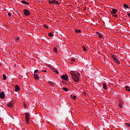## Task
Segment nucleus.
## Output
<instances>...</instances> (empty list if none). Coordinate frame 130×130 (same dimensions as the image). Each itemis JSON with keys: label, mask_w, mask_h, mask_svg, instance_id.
Wrapping results in <instances>:
<instances>
[{"label": "nucleus", "mask_w": 130, "mask_h": 130, "mask_svg": "<svg viewBox=\"0 0 130 130\" xmlns=\"http://www.w3.org/2000/svg\"><path fill=\"white\" fill-rule=\"evenodd\" d=\"M70 75H71L73 80L74 81V82H75V83H78V82L80 81V78H79V77L81 76L80 73H78L77 74L76 73V72L71 71L70 72Z\"/></svg>", "instance_id": "nucleus-1"}, {"label": "nucleus", "mask_w": 130, "mask_h": 130, "mask_svg": "<svg viewBox=\"0 0 130 130\" xmlns=\"http://www.w3.org/2000/svg\"><path fill=\"white\" fill-rule=\"evenodd\" d=\"M25 121L26 123H29V121H30V120L29 118H30V114L28 113H25Z\"/></svg>", "instance_id": "nucleus-2"}, {"label": "nucleus", "mask_w": 130, "mask_h": 130, "mask_svg": "<svg viewBox=\"0 0 130 130\" xmlns=\"http://www.w3.org/2000/svg\"><path fill=\"white\" fill-rule=\"evenodd\" d=\"M23 14H24V16H30V15H31V13L30 12V11H29L27 9L23 10Z\"/></svg>", "instance_id": "nucleus-3"}, {"label": "nucleus", "mask_w": 130, "mask_h": 130, "mask_svg": "<svg viewBox=\"0 0 130 130\" xmlns=\"http://www.w3.org/2000/svg\"><path fill=\"white\" fill-rule=\"evenodd\" d=\"M61 78L62 80H64V81H68L69 80V76L68 75H63L61 76Z\"/></svg>", "instance_id": "nucleus-4"}, {"label": "nucleus", "mask_w": 130, "mask_h": 130, "mask_svg": "<svg viewBox=\"0 0 130 130\" xmlns=\"http://www.w3.org/2000/svg\"><path fill=\"white\" fill-rule=\"evenodd\" d=\"M8 107H9L10 108H13V106H14V102L12 101L8 104H7Z\"/></svg>", "instance_id": "nucleus-5"}, {"label": "nucleus", "mask_w": 130, "mask_h": 130, "mask_svg": "<svg viewBox=\"0 0 130 130\" xmlns=\"http://www.w3.org/2000/svg\"><path fill=\"white\" fill-rule=\"evenodd\" d=\"M0 98H1V99H5V93L4 92H1L0 93Z\"/></svg>", "instance_id": "nucleus-6"}, {"label": "nucleus", "mask_w": 130, "mask_h": 130, "mask_svg": "<svg viewBox=\"0 0 130 130\" xmlns=\"http://www.w3.org/2000/svg\"><path fill=\"white\" fill-rule=\"evenodd\" d=\"M34 79H35V80H36L37 81L38 80H39V77L38 76L37 74H34Z\"/></svg>", "instance_id": "nucleus-7"}, {"label": "nucleus", "mask_w": 130, "mask_h": 130, "mask_svg": "<svg viewBox=\"0 0 130 130\" xmlns=\"http://www.w3.org/2000/svg\"><path fill=\"white\" fill-rule=\"evenodd\" d=\"M117 12V10L115 9H112V12H111L112 15H115V14H116V12Z\"/></svg>", "instance_id": "nucleus-8"}, {"label": "nucleus", "mask_w": 130, "mask_h": 130, "mask_svg": "<svg viewBox=\"0 0 130 130\" xmlns=\"http://www.w3.org/2000/svg\"><path fill=\"white\" fill-rule=\"evenodd\" d=\"M15 91L16 92H18V91H20V87H19L18 85H16Z\"/></svg>", "instance_id": "nucleus-9"}, {"label": "nucleus", "mask_w": 130, "mask_h": 130, "mask_svg": "<svg viewBox=\"0 0 130 130\" xmlns=\"http://www.w3.org/2000/svg\"><path fill=\"white\" fill-rule=\"evenodd\" d=\"M22 4H24V5H27V6H29V3L24 0L21 1Z\"/></svg>", "instance_id": "nucleus-10"}, {"label": "nucleus", "mask_w": 130, "mask_h": 130, "mask_svg": "<svg viewBox=\"0 0 130 130\" xmlns=\"http://www.w3.org/2000/svg\"><path fill=\"white\" fill-rule=\"evenodd\" d=\"M119 107H120V108H122V107H123V103H122V102H119Z\"/></svg>", "instance_id": "nucleus-11"}, {"label": "nucleus", "mask_w": 130, "mask_h": 130, "mask_svg": "<svg viewBox=\"0 0 130 130\" xmlns=\"http://www.w3.org/2000/svg\"><path fill=\"white\" fill-rule=\"evenodd\" d=\"M103 88L105 90H107V85L106 83H103Z\"/></svg>", "instance_id": "nucleus-12"}, {"label": "nucleus", "mask_w": 130, "mask_h": 130, "mask_svg": "<svg viewBox=\"0 0 130 130\" xmlns=\"http://www.w3.org/2000/svg\"><path fill=\"white\" fill-rule=\"evenodd\" d=\"M125 88L126 91H128V92H129V91H130V87H129V86L126 85V86H125Z\"/></svg>", "instance_id": "nucleus-13"}, {"label": "nucleus", "mask_w": 130, "mask_h": 130, "mask_svg": "<svg viewBox=\"0 0 130 130\" xmlns=\"http://www.w3.org/2000/svg\"><path fill=\"white\" fill-rule=\"evenodd\" d=\"M53 4H54V5H59L60 3L57 1L53 0Z\"/></svg>", "instance_id": "nucleus-14"}, {"label": "nucleus", "mask_w": 130, "mask_h": 130, "mask_svg": "<svg viewBox=\"0 0 130 130\" xmlns=\"http://www.w3.org/2000/svg\"><path fill=\"white\" fill-rule=\"evenodd\" d=\"M52 70H53V72L54 73H55L56 74H58V71H57V70H56V69L53 68V69H52Z\"/></svg>", "instance_id": "nucleus-15"}, {"label": "nucleus", "mask_w": 130, "mask_h": 130, "mask_svg": "<svg viewBox=\"0 0 130 130\" xmlns=\"http://www.w3.org/2000/svg\"><path fill=\"white\" fill-rule=\"evenodd\" d=\"M71 98H72V99H74V100H76V99H77V96H76V95H73V94L71 95Z\"/></svg>", "instance_id": "nucleus-16"}, {"label": "nucleus", "mask_w": 130, "mask_h": 130, "mask_svg": "<svg viewBox=\"0 0 130 130\" xmlns=\"http://www.w3.org/2000/svg\"><path fill=\"white\" fill-rule=\"evenodd\" d=\"M48 83L49 84V85H50V86H52V87L54 86V84H53V82L49 81Z\"/></svg>", "instance_id": "nucleus-17"}, {"label": "nucleus", "mask_w": 130, "mask_h": 130, "mask_svg": "<svg viewBox=\"0 0 130 130\" xmlns=\"http://www.w3.org/2000/svg\"><path fill=\"white\" fill-rule=\"evenodd\" d=\"M114 60V61H115V62H116V63H118L119 64V63H120V62H119V61H118V59H117V58H116Z\"/></svg>", "instance_id": "nucleus-18"}, {"label": "nucleus", "mask_w": 130, "mask_h": 130, "mask_svg": "<svg viewBox=\"0 0 130 130\" xmlns=\"http://www.w3.org/2000/svg\"><path fill=\"white\" fill-rule=\"evenodd\" d=\"M3 80H4V81H6V80H7V76H6V75L5 74H3Z\"/></svg>", "instance_id": "nucleus-19"}, {"label": "nucleus", "mask_w": 130, "mask_h": 130, "mask_svg": "<svg viewBox=\"0 0 130 130\" xmlns=\"http://www.w3.org/2000/svg\"><path fill=\"white\" fill-rule=\"evenodd\" d=\"M124 8H125V9H128V5H126V4H124L123 5Z\"/></svg>", "instance_id": "nucleus-20"}, {"label": "nucleus", "mask_w": 130, "mask_h": 130, "mask_svg": "<svg viewBox=\"0 0 130 130\" xmlns=\"http://www.w3.org/2000/svg\"><path fill=\"white\" fill-rule=\"evenodd\" d=\"M63 90L68 92V91H69V88L67 87H63Z\"/></svg>", "instance_id": "nucleus-21"}, {"label": "nucleus", "mask_w": 130, "mask_h": 130, "mask_svg": "<svg viewBox=\"0 0 130 130\" xmlns=\"http://www.w3.org/2000/svg\"><path fill=\"white\" fill-rule=\"evenodd\" d=\"M75 32H76V33H81V32H82L81 31V30H80V29H75Z\"/></svg>", "instance_id": "nucleus-22"}, {"label": "nucleus", "mask_w": 130, "mask_h": 130, "mask_svg": "<svg viewBox=\"0 0 130 130\" xmlns=\"http://www.w3.org/2000/svg\"><path fill=\"white\" fill-rule=\"evenodd\" d=\"M48 36H49V37H53V34H52V32H50L49 33Z\"/></svg>", "instance_id": "nucleus-23"}, {"label": "nucleus", "mask_w": 130, "mask_h": 130, "mask_svg": "<svg viewBox=\"0 0 130 130\" xmlns=\"http://www.w3.org/2000/svg\"><path fill=\"white\" fill-rule=\"evenodd\" d=\"M53 51L54 52H56V53H57V48H56V47H54L53 48Z\"/></svg>", "instance_id": "nucleus-24"}, {"label": "nucleus", "mask_w": 130, "mask_h": 130, "mask_svg": "<svg viewBox=\"0 0 130 130\" xmlns=\"http://www.w3.org/2000/svg\"><path fill=\"white\" fill-rule=\"evenodd\" d=\"M82 48H83V50L84 51H85V52L87 51V49L86 48V47H85L84 46H83V47H82Z\"/></svg>", "instance_id": "nucleus-25"}, {"label": "nucleus", "mask_w": 130, "mask_h": 130, "mask_svg": "<svg viewBox=\"0 0 130 130\" xmlns=\"http://www.w3.org/2000/svg\"><path fill=\"white\" fill-rule=\"evenodd\" d=\"M99 38H103V36H102V35L100 34V35H99Z\"/></svg>", "instance_id": "nucleus-26"}, {"label": "nucleus", "mask_w": 130, "mask_h": 130, "mask_svg": "<svg viewBox=\"0 0 130 130\" xmlns=\"http://www.w3.org/2000/svg\"><path fill=\"white\" fill-rule=\"evenodd\" d=\"M44 28H46V29H48V26H47L46 24L44 25Z\"/></svg>", "instance_id": "nucleus-27"}, {"label": "nucleus", "mask_w": 130, "mask_h": 130, "mask_svg": "<svg viewBox=\"0 0 130 130\" xmlns=\"http://www.w3.org/2000/svg\"><path fill=\"white\" fill-rule=\"evenodd\" d=\"M125 124L127 126L130 127V124L128 123H125Z\"/></svg>", "instance_id": "nucleus-28"}, {"label": "nucleus", "mask_w": 130, "mask_h": 130, "mask_svg": "<svg viewBox=\"0 0 130 130\" xmlns=\"http://www.w3.org/2000/svg\"><path fill=\"white\" fill-rule=\"evenodd\" d=\"M112 58L113 59V60H115L116 59V58H117L116 57H115V56L114 55L112 56Z\"/></svg>", "instance_id": "nucleus-29"}, {"label": "nucleus", "mask_w": 130, "mask_h": 130, "mask_svg": "<svg viewBox=\"0 0 130 130\" xmlns=\"http://www.w3.org/2000/svg\"><path fill=\"white\" fill-rule=\"evenodd\" d=\"M49 4H53V0L52 1H49Z\"/></svg>", "instance_id": "nucleus-30"}, {"label": "nucleus", "mask_w": 130, "mask_h": 130, "mask_svg": "<svg viewBox=\"0 0 130 130\" xmlns=\"http://www.w3.org/2000/svg\"><path fill=\"white\" fill-rule=\"evenodd\" d=\"M16 41L18 42V41H19V40H20V38L19 37H16Z\"/></svg>", "instance_id": "nucleus-31"}, {"label": "nucleus", "mask_w": 130, "mask_h": 130, "mask_svg": "<svg viewBox=\"0 0 130 130\" xmlns=\"http://www.w3.org/2000/svg\"><path fill=\"white\" fill-rule=\"evenodd\" d=\"M8 16H9V17H11V16H12V13H9L8 14Z\"/></svg>", "instance_id": "nucleus-32"}, {"label": "nucleus", "mask_w": 130, "mask_h": 130, "mask_svg": "<svg viewBox=\"0 0 130 130\" xmlns=\"http://www.w3.org/2000/svg\"><path fill=\"white\" fill-rule=\"evenodd\" d=\"M38 72V70H35L34 73L35 74H36V73H37Z\"/></svg>", "instance_id": "nucleus-33"}, {"label": "nucleus", "mask_w": 130, "mask_h": 130, "mask_svg": "<svg viewBox=\"0 0 130 130\" xmlns=\"http://www.w3.org/2000/svg\"><path fill=\"white\" fill-rule=\"evenodd\" d=\"M42 72H43L44 73H46L47 72V70H43Z\"/></svg>", "instance_id": "nucleus-34"}, {"label": "nucleus", "mask_w": 130, "mask_h": 130, "mask_svg": "<svg viewBox=\"0 0 130 130\" xmlns=\"http://www.w3.org/2000/svg\"><path fill=\"white\" fill-rule=\"evenodd\" d=\"M71 61L75 62V60L74 59H72Z\"/></svg>", "instance_id": "nucleus-35"}, {"label": "nucleus", "mask_w": 130, "mask_h": 130, "mask_svg": "<svg viewBox=\"0 0 130 130\" xmlns=\"http://www.w3.org/2000/svg\"><path fill=\"white\" fill-rule=\"evenodd\" d=\"M96 34H98V35H99L100 34V32H99L98 31H96Z\"/></svg>", "instance_id": "nucleus-36"}, {"label": "nucleus", "mask_w": 130, "mask_h": 130, "mask_svg": "<svg viewBox=\"0 0 130 130\" xmlns=\"http://www.w3.org/2000/svg\"><path fill=\"white\" fill-rule=\"evenodd\" d=\"M24 108H27V106H26V105H24Z\"/></svg>", "instance_id": "nucleus-37"}, {"label": "nucleus", "mask_w": 130, "mask_h": 130, "mask_svg": "<svg viewBox=\"0 0 130 130\" xmlns=\"http://www.w3.org/2000/svg\"><path fill=\"white\" fill-rule=\"evenodd\" d=\"M114 16V17H115V18H116V17H117V15H113Z\"/></svg>", "instance_id": "nucleus-38"}]
</instances>
